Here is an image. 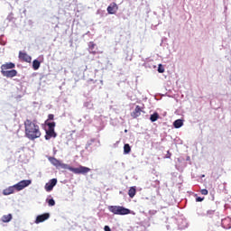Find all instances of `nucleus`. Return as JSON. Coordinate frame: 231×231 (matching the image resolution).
Returning <instances> with one entry per match:
<instances>
[{"label": "nucleus", "mask_w": 231, "mask_h": 231, "mask_svg": "<svg viewBox=\"0 0 231 231\" xmlns=\"http://www.w3.org/2000/svg\"><path fill=\"white\" fill-rule=\"evenodd\" d=\"M25 136L28 140H37L42 136L41 126L37 125V122L32 121V119H26L23 123Z\"/></svg>", "instance_id": "f257e3e1"}, {"label": "nucleus", "mask_w": 231, "mask_h": 231, "mask_svg": "<svg viewBox=\"0 0 231 231\" xmlns=\"http://www.w3.org/2000/svg\"><path fill=\"white\" fill-rule=\"evenodd\" d=\"M15 68V63L14 62H5L1 65L0 69L3 77L6 79H14L17 77V70L14 69Z\"/></svg>", "instance_id": "f03ea898"}, {"label": "nucleus", "mask_w": 231, "mask_h": 231, "mask_svg": "<svg viewBox=\"0 0 231 231\" xmlns=\"http://www.w3.org/2000/svg\"><path fill=\"white\" fill-rule=\"evenodd\" d=\"M108 210L116 216H127L128 214H132L129 208L122 206H109Z\"/></svg>", "instance_id": "7ed1b4c3"}, {"label": "nucleus", "mask_w": 231, "mask_h": 231, "mask_svg": "<svg viewBox=\"0 0 231 231\" xmlns=\"http://www.w3.org/2000/svg\"><path fill=\"white\" fill-rule=\"evenodd\" d=\"M68 171H70V172H74V174H88V172L91 171V169H89L86 166L80 165L78 168H73L71 166H69Z\"/></svg>", "instance_id": "20e7f679"}, {"label": "nucleus", "mask_w": 231, "mask_h": 231, "mask_svg": "<svg viewBox=\"0 0 231 231\" xmlns=\"http://www.w3.org/2000/svg\"><path fill=\"white\" fill-rule=\"evenodd\" d=\"M49 162L54 165V167H60V169H69V165L62 163L60 161L57 160L55 157H49L48 158Z\"/></svg>", "instance_id": "39448f33"}, {"label": "nucleus", "mask_w": 231, "mask_h": 231, "mask_svg": "<svg viewBox=\"0 0 231 231\" xmlns=\"http://www.w3.org/2000/svg\"><path fill=\"white\" fill-rule=\"evenodd\" d=\"M32 185V180H23L18 182L17 184H14L15 189L20 191L23 190V189H26V187Z\"/></svg>", "instance_id": "423d86ee"}, {"label": "nucleus", "mask_w": 231, "mask_h": 231, "mask_svg": "<svg viewBox=\"0 0 231 231\" xmlns=\"http://www.w3.org/2000/svg\"><path fill=\"white\" fill-rule=\"evenodd\" d=\"M106 12L110 15H115V14L118 12V5H116L115 2L111 3L107 7Z\"/></svg>", "instance_id": "0eeeda50"}, {"label": "nucleus", "mask_w": 231, "mask_h": 231, "mask_svg": "<svg viewBox=\"0 0 231 231\" xmlns=\"http://www.w3.org/2000/svg\"><path fill=\"white\" fill-rule=\"evenodd\" d=\"M19 59L22 62H32V56L28 55L26 52L19 51Z\"/></svg>", "instance_id": "6e6552de"}, {"label": "nucleus", "mask_w": 231, "mask_h": 231, "mask_svg": "<svg viewBox=\"0 0 231 231\" xmlns=\"http://www.w3.org/2000/svg\"><path fill=\"white\" fill-rule=\"evenodd\" d=\"M50 219V213H44L42 215H39L36 219L35 223L36 225H39V223H44V221Z\"/></svg>", "instance_id": "1a4fd4ad"}, {"label": "nucleus", "mask_w": 231, "mask_h": 231, "mask_svg": "<svg viewBox=\"0 0 231 231\" xmlns=\"http://www.w3.org/2000/svg\"><path fill=\"white\" fill-rule=\"evenodd\" d=\"M55 185H57V179L51 180L49 182H47L45 184V190L47 192H51V190H53V187H55Z\"/></svg>", "instance_id": "9d476101"}, {"label": "nucleus", "mask_w": 231, "mask_h": 231, "mask_svg": "<svg viewBox=\"0 0 231 231\" xmlns=\"http://www.w3.org/2000/svg\"><path fill=\"white\" fill-rule=\"evenodd\" d=\"M143 113V107H141L140 106H136L134 110L131 113L132 118H138L140 115Z\"/></svg>", "instance_id": "9b49d317"}, {"label": "nucleus", "mask_w": 231, "mask_h": 231, "mask_svg": "<svg viewBox=\"0 0 231 231\" xmlns=\"http://www.w3.org/2000/svg\"><path fill=\"white\" fill-rule=\"evenodd\" d=\"M57 134L55 133V129H48L46 131L45 140H50L51 138H56Z\"/></svg>", "instance_id": "f8f14e48"}, {"label": "nucleus", "mask_w": 231, "mask_h": 231, "mask_svg": "<svg viewBox=\"0 0 231 231\" xmlns=\"http://www.w3.org/2000/svg\"><path fill=\"white\" fill-rule=\"evenodd\" d=\"M15 190V185L10 186L9 188L3 190V194L4 196H10V194H14Z\"/></svg>", "instance_id": "ddd939ff"}, {"label": "nucleus", "mask_w": 231, "mask_h": 231, "mask_svg": "<svg viewBox=\"0 0 231 231\" xmlns=\"http://www.w3.org/2000/svg\"><path fill=\"white\" fill-rule=\"evenodd\" d=\"M12 214L4 215L1 218L2 223H10L12 221Z\"/></svg>", "instance_id": "4468645a"}, {"label": "nucleus", "mask_w": 231, "mask_h": 231, "mask_svg": "<svg viewBox=\"0 0 231 231\" xmlns=\"http://www.w3.org/2000/svg\"><path fill=\"white\" fill-rule=\"evenodd\" d=\"M95 46H97V44H95V42H90L88 43V49H89L90 53L92 55H97V51H94L95 50Z\"/></svg>", "instance_id": "2eb2a0df"}, {"label": "nucleus", "mask_w": 231, "mask_h": 231, "mask_svg": "<svg viewBox=\"0 0 231 231\" xmlns=\"http://www.w3.org/2000/svg\"><path fill=\"white\" fill-rule=\"evenodd\" d=\"M173 125L175 127V129H180V127H181L183 125V120L181 119H177L174 121Z\"/></svg>", "instance_id": "dca6fc26"}, {"label": "nucleus", "mask_w": 231, "mask_h": 231, "mask_svg": "<svg viewBox=\"0 0 231 231\" xmlns=\"http://www.w3.org/2000/svg\"><path fill=\"white\" fill-rule=\"evenodd\" d=\"M41 68V61L38 60H34L32 61V69L37 71V69H39Z\"/></svg>", "instance_id": "f3484780"}, {"label": "nucleus", "mask_w": 231, "mask_h": 231, "mask_svg": "<svg viewBox=\"0 0 231 231\" xmlns=\"http://www.w3.org/2000/svg\"><path fill=\"white\" fill-rule=\"evenodd\" d=\"M128 196L129 198H134L136 196V188L135 187H131L128 190Z\"/></svg>", "instance_id": "a211bd4d"}, {"label": "nucleus", "mask_w": 231, "mask_h": 231, "mask_svg": "<svg viewBox=\"0 0 231 231\" xmlns=\"http://www.w3.org/2000/svg\"><path fill=\"white\" fill-rule=\"evenodd\" d=\"M158 118H160V115L158 113H153L151 116H150V120L151 122H156V120H158Z\"/></svg>", "instance_id": "6ab92c4d"}, {"label": "nucleus", "mask_w": 231, "mask_h": 231, "mask_svg": "<svg viewBox=\"0 0 231 231\" xmlns=\"http://www.w3.org/2000/svg\"><path fill=\"white\" fill-rule=\"evenodd\" d=\"M124 152L125 154H129V152H131V146L128 143L125 144Z\"/></svg>", "instance_id": "aec40b11"}, {"label": "nucleus", "mask_w": 231, "mask_h": 231, "mask_svg": "<svg viewBox=\"0 0 231 231\" xmlns=\"http://www.w3.org/2000/svg\"><path fill=\"white\" fill-rule=\"evenodd\" d=\"M214 214H216L215 210H208L206 216L208 217H214Z\"/></svg>", "instance_id": "412c9836"}, {"label": "nucleus", "mask_w": 231, "mask_h": 231, "mask_svg": "<svg viewBox=\"0 0 231 231\" xmlns=\"http://www.w3.org/2000/svg\"><path fill=\"white\" fill-rule=\"evenodd\" d=\"M46 125H48L49 129H55V122L48 123V120H47Z\"/></svg>", "instance_id": "4be33fe9"}, {"label": "nucleus", "mask_w": 231, "mask_h": 231, "mask_svg": "<svg viewBox=\"0 0 231 231\" xmlns=\"http://www.w3.org/2000/svg\"><path fill=\"white\" fill-rule=\"evenodd\" d=\"M158 72L159 73H165V68H163V65L159 64V66H158Z\"/></svg>", "instance_id": "5701e85b"}, {"label": "nucleus", "mask_w": 231, "mask_h": 231, "mask_svg": "<svg viewBox=\"0 0 231 231\" xmlns=\"http://www.w3.org/2000/svg\"><path fill=\"white\" fill-rule=\"evenodd\" d=\"M47 203L49 207H55V200L53 199H50L49 200H47Z\"/></svg>", "instance_id": "b1692460"}, {"label": "nucleus", "mask_w": 231, "mask_h": 231, "mask_svg": "<svg viewBox=\"0 0 231 231\" xmlns=\"http://www.w3.org/2000/svg\"><path fill=\"white\" fill-rule=\"evenodd\" d=\"M200 193L202 194V196H208V190L207 189H203L200 190Z\"/></svg>", "instance_id": "393cba45"}, {"label": "nucleus", "mask_w": 231, "mask_h": 231, "mask_svg": "<svg viewBox=\"0 0 231 231\" xmlns=\"http://www.w3.org/2000/svg\"><path fill=\"white\" fill-rule=\"evenodd\" d=\"M53 118H55V116L53 115V114H50L49 116H48V121H50V120H53Z\"/></svg>", "instance_id": "a878e982"}, {"label": "nucleus", "mask_w": 231, "mask_h": 231, "mask_svg": "<svg viewBox=\"0 0 231 231\" xmlns=\"http://www.w3.org/2000/svg\"><path fill=\"white\" fill-rule=\"evenodd\" d=\"M172 156V153H171L170 151L167 152L165 158H171Z\"/></svg>", "instance_id": "bb28decb"}, {"label": "nucleus", "mask_w": 231, "mask_h": 231, "mask_svg": "<svg viewBox=\"0 0 231 231\" xmlns=\"http://www.w3.org/2000/svg\"><path fill=\"white\" fill-rule=\"evenodd\" d=\"M104 230L105 231H111V227H109V226H105Z\"/></svg>", "instance_id": "cd10ccee"}, {"label": "nucleus", "mask_w": 231, "mask_h": 231, "mask_svg": "<svg viewBox=\"0 0 231 231\" xmlns=\"http://www.w3.org/2000/svg\"><path fill=\"white\" fill-rule=\"evenodd\" d=\"M196 201H198V202L203 201V198L198 197V198L196 199Z\"/></svg>", "instance_id": "c85d7f7f"}]
</instances>
